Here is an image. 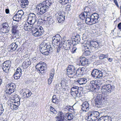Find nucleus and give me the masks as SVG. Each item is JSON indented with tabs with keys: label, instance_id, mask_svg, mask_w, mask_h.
<instances>
[{
	"label": "nucleus",
	"instance_id": "f257e3e1",
	"mask_svg": "<svg viewBox=\"0 0 121 121\" xmlns=\"http://www.w3.org/2000/svg\"><path fill=\"white\" fill-rule=\"evenodd\" d=\"M80 36L78 35L76 36L73 39L65 40L62 44V46L65 50H69L73 43L74 45H76L80 43Z\"/></svg>",
	"mask_w": 121,
	"mask_h": 121
},
{
	"label": "nucleus",
	"instance_id": "f03ea898",
	"mask_svg": "<svg viewBox=\"0 0 121 121\" xmlns=\"http://www.w3.org/2000/svg\"><path fill=\"white\" fill-rule=\"evenodd\" d=\"M81 43L83 44V46L85 48L89 50H96L98 49L100 47L98 43L95 41H85L84 43L81 42Z\"/></svg>",
	"mask_w": 121,
	"mask_h": 121
},
{
	"label": "nucleus",
	"instance_id": "7ed1b4c3",
	"mask_svg": "<svg viewBox=\"0 0 121 121\" xmlns=\"http://www.w3.org/2000/svg\"><path fill=\"white\" fill-rule=\"evenodd\" d=\"M89 16L90 17H86L85 22L86 24L90 25L95 24L99 18V15L96 13L89 15Z\"/></svg>",
	"mask_w": 121,
	"mask_h": 121
},
{
	"label": "nucleus",
	"instance_id": "20e7f679",
	"mask_svg": "<svg viewBox=\"0 0 121 121\" xmlns=\"http://www.w3.org/2000/svg\"><path fill=\"white\" fill-rule=\"evenodd\" d=\"M115 88L113 85H111L110 84L103 85L101 88L102 93L105 94L107 93H110Z\"/></svg>",
	"mask_w": 121,
	"mask_h": 121
},
{
	"label": "nucleus",
	"instance_id": "39448f33",
	"mask_svg": "<svg viewBox=\"0 0 121 121\" xmlns=\"http://www.w3.org/2000/svg\"><path fill=\"white\" fill-rule=\"evenodd\" d=\"M82 90V88L75 86L72 87L71 90V94L75 98L80 96V91Z\"/></svg>",
	"mask_w": 121,
	"mask_h": 121
},
{
	"label": "nucleus",
	"instance_id": "423d86ee",
	"mask_svg": "<svg viewBox=\"0 0 121 121\" xmlns=\"http://www.w3.org/2000/svg\"><path fill=\"white\" fill-rule=\"evenodd\" d=\"M87 119L90 118L92 120H95L99 117V113L97 111H92L87 113Z\"/></svg>",
	"mask_w": 121,
	"mask_h": 121
},
{
	"label": "nucleus",
	"instance_id": "0eeeda50",
	"mask_svg": "<svg viewBox=\"0 0 121 121\" xmlns=\"http://www.w3.org/2000/svg\"><path fill=\"white\" fill-rule=\"evenodd\" d=\"M53 51L52 47L50 43H47L45 46L41 50L40 52L43 54L45 55H48L49 53Z\"/></svg>",
	"mask_w": 121,
	"mask_h": 121
},
{
	"label": "nucleus",
	"instance_id": "6e6552de",
	"mask_svg": "<svg viewBox=\"0 0 121 121\" xmlns=\"http://www.w3.org/2000/svg\"><path fill=\"white\" fill-rule=\"evenodd\" d=\"M6 89V93L11 94L15 91L16 86L14 84L11 83L7 84L5 86Z\"/></svg>",
	"mask_w": 121,
	"mask_h": 121
},
{
	"label": "nucleus",
	"instance_id": "1a4fd4ad",
	"mask_svg": "<svg viewBox=\"0 0 121 121\" xmlns=\"http://www.w3.org/2000/svg\"><path fill=\"white\" fill-rule=\"evenodd\" d=\"M36 10L37 14L38 15H42L47 11V9L42 4L38 5L36 7Z\"/></svg>",
	"mask_w": 121,
	"mask_h": 121
},
{
	"label": "nucleus",
	"instance_id": "9d476101",
	"mask_svg": "<svg viewBox=\"0 0 121 121\" xmlns=\"http://www.w3.org/2000/svg\"><path fill=\"white\" fill-rule=\"evenodd\" d=\"M44 30L43 28L40 26H38L35 30L32 31L33 35L35 37H38L42 35L43 33Z\"/></svg>",
	"mask_w": 121,
	"mask_h": 121
},
{
	"label": "nucleus",
	"instance_id": "9b49d317",
	"mask_svg": "<svg viewBox=\"0 0 121 121\" xmlns=\"http://www.w3.org/2000/svg\"><path fill=\"white\" fill-rule=\"evenodd\" d=\"M45 65V63L41 61L37 64L36 66V68L38 71L42 74H44L46 70V68L44 67Z\"/></svg>",
	"mask_w": 121,
	"mask_h": 121
},
{
	"label": "nucleus",
	"instance_id": "f8f14e48",
	"mask_svg": "<svg viewBox=\"0 0 121 121\" xmlns=\"http://www.w3.org/2000/svg\"><path fill=\"white\" fill-rule=\"evenodd\" d=\"M91 75L93 77L96 78H100L104 77L103 75V73L101 71L96 69L92 70Z\"/></svg>",
	"mask_w": 121,
	"mask_h": 121
},
{
	"label": "nucleus",
	"instance_id": "ddd939ff",
	"mask_svg": "<svg viewBox=\"0 0 121 121\" xmlns=\"http://www.w3.org/2000/svg\"><path fill=\"white\" fill-rule=\"evenodd\" d=\"M10 66L11 61L7 60L4 62L2 64L1 67L4 72L6 73H8Z\"/></svg>",
	"mask_w": 121,
	"mask_h": 121
},
{
	"label": "nucleus",
	"instance_id": "4468645a",
	"mask_svg": "<svg viewBox=\"0 0 121 121\" xmlns=\"http://www.w3.org/2000/svg\"><path fill=\"white\" fill-rule=\"evenodd\" d=\"M61 39V38L60 35L58 34H57L55 36L53 37L52 43L55 44L56 43L58 44L57 43H59V45H60L62 43Z\"/></svg>",
	"mask_w": 121,
	"mask_h": 121
},
{
	"label": "nucleus",
	"instance_id": "2eb2a0df",
	"mask_svg": "<svg viewBox=\"0 0 121 121\" xmlns=\"http://www.w3.org/2000/svg\"><path fill=\"white\" fill-rule=\"evenodd\" d=\"M36 17L35 15L33 13L29 14L28 17V20L32 26L36 21Z\"/></svg>",
	"mask_w": 121,
	"mask_h": 121
},
{
	"label": "nucleus",
	"instance_id": "dca6fc26",
	"mask_svg": "<svg viewBox=\"0 0 121 121\" xmlns=\"http://www.w3.org/2000/svg\"><path fill=\"white\" fill-rule=\"evenodd\" d=\"M75 71V67L72 65H69L67 69V73L69 75L74 74Z\"/></svg>",
	"mask_w": 121,
	"mask_h": 121
},
{
	"label": "nucleus",
	"instance_id": "f3484780",
	"mask_svg": "<svg viewBox=\"0 0 121 121\" xmlns=\"http://www.w3.org/2000/svg\"><path fill=\"white\" fill-rule=\"evenodd\" d=\"M89 104L87 102H84L81 106L82 110L86 112L88 111L90 109Z\"/></svg>",
	"mask_w": 121,
	"mask_h": 121
},
{
	"label": "nucleus",
	"instance_id": "a211bd4d",
	"mask_svg": "<svg viewBox=\"0 0 121 121\" xmlns=\"http://www.w3.org/2000/svg\"><path fill=\"white\" fill-rule=\"evenodd\" d=\"M102 95L101 94L97 95L95 99L94 103L96 106L101 105L102 104Z\"/></svg>",
	"mask_w": 121,
	"mask_h": 121
},
{
	"label": "nucleus",
	"instance_id": "6ab92c4d",
	"mask_svg": "<svg viewBox=\"0 0 121 121\" xmlns=\"http://www.w3.org/2000/svg\"><path fill=\"white\" fill-rule=\"evenodd\" d=\"M56 121H65L66 119L64 114L61 112L58 113V116L55 117Z\"/></svg>",
	"mask_w": 121,
	"mask_h": 121
},
{
	"label": "nucleus",
	"instance_id": "aec40b11",
	"mask_svg": "<svg viewBox=\"0 0 121 121\" xmlns=\"http://www.w3.org/2000/svg\"><path fill=\"white\" fill-rule=\"evenodd\" d=\"M80 61L81 65L84 66H86L89 64L88 59L85 57H80Z\"/></svg>",
	"mask_w": 121,
	"mask_h": 121
},
{
	"label": "nucleus",
	"instance_id": "412c9836",
	"mask_svg": "<svg viewBox=\"0 0 121 121\" xmlns=\"http://www.w3.org/2000/svg\"><path fill=\"white\" fill-rule=\"evenodd\" d=\"M18 100L19 101H17V102L15 100L14 101V104H11L10 107L12 110H16L18 109V107L20 104V100L19 99H18Z\"/></svg>",
	"mask_w": 121,
	"mask_h": 121
},
{
	"label": "nucleus",
	"instance_id": "4be33fe9",
	"mask_svg": "<svg viewBox=\"0 0 121 121\" xmlns=\"http://www.w3.org/2000/svg\"><path fill=\"white\" fill-rule=\"evenodd\" d=\"M86 68L85 67L79 68L76 71V75L80 76L83 75V73L86 70Z\"/></svg>",
	"mask_w": 121,
	"mask_h": 121
},
{
	"label": "nucleus",
	"instance_id": "5701e85b",
	"mask_svg": "<svg viewBox=\"0 0 121 121\" xmlns=\"http://www.w3.org/2000/svg\"><path fill=\"white\" fill-rule=\"evenodd\" d=\"M19 43V42H17L12 43L10 45L11 51L12 52L16 50L18 47V45Z\"/></svg>",
	"mask_w": 121,
	"mask_h": 121
},
{
	"label": "nucleus",
	"instance_id": "b1692460",
	"mask_svg": "<svg viewBox=\"0 0 121 121\" xmlns=\"http://www.w3.org/2000/svg\"><path fill=\"white\" fill-rule=\"evenodd\" d=\"M9 28L8 25L7 23L4 24L3 25V28H1V30H3L4 33H8L9 31Z\"/></svg>",
	"mask_w": 121,
	"mask_h": 121
},
{
	"label": "nucleus",
	"instance_id": "393cba45",
	"mask_svg": "<svg viewBox=\"0 0 121 121\" xmlns=\"http://www.w3.org/2000/svg\"><path fill=\"white\" fill-rule=\"evenodd\" d=\"M31 63L30 60L29 59H27L22 64V66L24 69H26L30 64Z\"/></svg>",
	"mask_w": 121,
	"mask_h": 121
},
{
	"label": "nucleus",
	"instance_id": "a878e982",
	"mask_svg": "<svg viewBox=\"0 0 121 121\" xmlns=\"http://www.w3.org/2000/svg\"><path fill=\"white\" fill-rule=\"evenodd\" d=\"M42 4L48 9L52 3L50 0H46L44 1Z\"/></svg>",
	"mask_w": 121,
	"mask_h": 121
},
{
	"label": "nucleus",
	"instance_id": "bb28decb",
	"mask_svg": "<svg viewBox=\"0 0 121 121\" xmlns=\"http://www.w3.org/2000/svg\"><path fill=\"white\" fill-rule=\"evenodd\" d=\"M20 1L22 3L21 5L22 8H24L27 7L28 3L27 0H20Z\"/></svg>",
	"mask_w": 121,
	"mask_h": 121
},
{
	"label": "nucleus",
	"instance_id": "cd10ccee",
	"mask_svg": "<svg viewBox=\"0 0 121 121\" xmlns=\"http://www.w3.org/2000/svg\"><path fill=\"white\" fill-rule=\"evenodd\" d=\"M87 81L86 79L85 78H80L77 80V82L80 85L85 84L86 82Z\"/></svg>",
	"mask_w": 121,
	"mask_h": 121
},
{
	"label": "nucleus",
	"instance_id": "c85d7f7f",
	"mask_svg": "<svg viewBox=\"0 0 121 121\" xmlns=\"http://www.w3.org/2000/svg\"><path fill=\"white\" fill-rule=\"evenodd\" d=\"M64 116L66 120L67 119L68 120H70L73 119V116L71 113H67L66 115H64Z\"/></svg>",
	"mask_w": 121,
	"mask_h": 121
},
{
	"label": "nucleus",
	"instance_id": "c756f323",
	"mask_svg": "<svg viewBox=\"0 0 121 121\" xmlns=\"http://www.w3.org/2000/svg\"><path fill=\"white\" fill-rule=\"evenodd\" d=\"M88 14H86L85 12H83L79 16L80 18L82 20H84L86 17H87L89 16Z\"/></svg>",
	"mask_w": 121,
	"mask_h": 121
},
{
	"label": "nucleus",
	"instance_id": "7c9ffc66",
	"mask_svg": "<svg viewBox=\"0 0 121 121\" xmlns=\"http://www.w3.org/2000/svg\"><path fill=\"white\" fill-rule=\"evenodd\" d=\"M98 84L96 82L94 81H93L91 82V83L90 84V86L92 88L94 89H96L95 87L96 86L98 85Z\"/></svg>",
	"mask_w": 121,
	"mask_h": 121
},
{
	"label": "nucleus",
	"instance_id": "2f4dec72",
	"mask_svg": "<svg viewBox=\"0 0 121 121\" xmlns=\"http://www.w3.org/2000/svg\"><path fill=\"white\" fill-rule=\"evenodd\" d=\"M24 94L26 95L27 98H28L31 96L32 93L29 90L26 89L25 90Z\"/></svg>",
	"mask_w": 121,
	"mask_h": 121
},
{
	"label": "nucleus",
	"instance_id": "473e14b6",
	"mask_svg": "<svg viewBox=\"0 0 121 121\" xmlns=\"http://www.w3.org/2000/svg\"><path fill=\"white\" fill-rule=\"evenodd\" d=\"M21 17H19V16L16 14L13 17V20L16 21L18 22L21 20Z\"/></svg>",
	"mask_w": 121,
	"mask_h": 121
},
{
	"label": "nucleus",
	"instance_id": "72a5a7b5",
	"mask_svg": "<svg viewBox=\"0 0 121 121\" xmlns=\"http://www.w3.org/2000/svg\"><path fill=\"white\" fill-rule=\"evenodd\" d=\"M84 11V12H83L86 13V14H88L89 15H90V13L91 12V9L87 7L85 8Z\"/></svg>",
	"mask_w": 121,
	"mask_h": 121
},
{
	"label": "nucleus",
	"instance_id": "f704fd0d",
	"mask_svg": "<svg viewBox=\"0 0 121 121\" xmlns=\"http://www.w3.org/2000/svg\"><path fill=\"white\" fill-rule=\"evenodd\" d=\"M52 100V102L54 103L57 104L58 102V100L56 97L55 95H54L53 96Z\"/></svg>",
	"mask_w": 121,
	"mask_h": 121
},
{
	"label": "nucleus",
	"instance_id": "c9c22d12",
	"mask_svg": "<svg viewBox=\"0 0 121 121\" xmlns=\"http://www.w3.org/2000/svg\"><path fill=\"white\" fill-rule=\"evenodd\" d=\"M55 87L56 89L59 90L60 89L62 88V84L60 83H57L56 84Z\"/></svg>",
	"mask_w": 121,
	"mask_h": 121
},
{
	"label": "nucleus",
	"instance_id": "e433bc0d",
	"mask_svg": "<svg viewBox=\"0 0 121 121\" xmlns=\"http://www.w3.org/2000/svg\"><path fill=\"white\" fill-rule=\"evenodd\" d=\"M104 121H111V118L109 116H104Z\"/></svg>",
	"mask_w": 121,
	"mask_h": 121
},
{
	"label": "nucleus",
	"instance_id": "4c0bfd02",
	"mask_svg": "<svg viewBox=\"0 0 121 121\" xmlns=\"http://www.w3.org/2000/svg\"><path fill=\"white\" fill-rule=\"evenodd\" d=\"M16 14L19 16V17H22V16H23L24 14V13L22 10H20L18 11Z\"/></svg>",
	"mask_w": 121,
	"mask_h": 121
},
{
	"label": "nucleus",
	"instance_id": "58836bf2",
	"mask_svg": "<svg viewBox=\"0 0 121 121\" xmlns=\"http://www.w3.org/2000/svg\"><path fill=\"white\" fill-rule=\"evenodd\" d=\"M108 57V55H107L101 54L100 55L99 58L100 59L102 60L105 58H107Z\"/></svg>",
	"mask_w": 121,
	"mask_h": 121
},
{
	"label": "nucleus",
	"instance_id": "ea45409f",
	"mask_svg": "<svg viewBox=\"0 0 121 121\" xmlns=\"http://www.w3.org/2000/svg\"><path fill=\"white\" fill-rule=\"evenodd\" d=\"M21 76V74H17V73H15L14 75V77L15 79H19Z\"/></svg>",
	"mask_w": 121,
	"mask_h": 121
},
{
	"label": "nucleus",
	"instance_id": "a19ab883",
	"mask_svg": "<svg viewBox=\"0 0 121 121\" xmlns=\"http://www.w3.org/2000/svg\"><path fill=\"white\" fill-rule=\"evenodd\" d=\"M65 19V18L63 17H58L57 20L59 22L62 23L64 21Z\"/></svg>",
	"mask_w": 121,
	"mask_h": 121
},
{
	"label": "nucleus",
	"instance_id": "79ce46f5",
	"mask_svg": "<svg viewBox=\"0 0 121 121\" xmlns=\"http://www.w3.org/2000/svg\"><path fill=\"white\" fill-rule=\"evenodd\" d=\"M50 111L55 114H56L57 113V111L56 109L52 106H51L50 108Z\"/></svg>",
	"mask_w": 121,
	"mask_h": 121
},
{
	"label": "nucleus",
	"instance_id": "37998d69",
	"mask_svg": "<svg viewBox=\"0 0 121 121\" xmlns=\"http://www.w3.org/2000/svg\"><path fill=\"white\" fill-rule=\"evenodd\" d=\"M55 74V71L53 69H52L50 71V78L53 79Z\"/></svg>",
	"mask_w": 121,
	"mask_h": 121
},
{
	"label": "nucleus",
	"instance_id": "c03bdc74",
	"mask_svg": "<svg viewBox=\"0 0 121 121\" xmlns=\"http://www.w3.org/2000/svg\"><path fill=\"white\" fill-rule=\"evenodd\" d=\"M77 25L78 26V27L82 29L85 27L84 24H82L81 22L78 23Z\"/></svg>",
	"mask_w": 121,
	"mask_h": 121
},
{
	"label": "nucleus",
	"instance_id": "a18cd8bd",
	"mask_svg": "<svg viewBox=\"0 0 121 121\" xmlns=\"http://www.w3.org/2000/svg\"><path fill=\"white\" fill-rule=\"evenodd\" d=\"M16 28L15 26H13L12 29V32L13 34L14 35L16 33Z\"/></svg>",
	"mask_w": 121,
	"mask_h": 121
},
{
	"label": "nucleus",
	"instance_id": "49530a36",
	"mask_svg": "<svg viewBox=\"0 0 121 121\" xmlns=\"http://www.w3.org/2000/svg\"><path fill=\"white\" fill-rule=\"evenodd\" d=\"M77 49V48L75 46H73L71 50V51L72 53H73L76 52V51Z\"/></svg>",
	"mask_w": 121,
	"mask_h": 121
},
{
	"label": "nucleus",
	"instance_id": "de8ad7c7",
	"mask_svg": "<svg viewBox=\"0 0 121 121\" xmlns=\"http://www.w3.org/2000/svg\"><path fill=\"white\" fill-rule=\"evenodd\" d=\"M4 110L2 104H0V115L3 113Z\"/></svg>",
	"mask_w": 121,
	"mask_h": 121
},
{
	"label": "nucleus",
	"instance_id": "09e8293b",
	"mask_svg": "<svg viewBox=\"0 0 121 121\" xmlns=\"http://www.w3.org/2000/svg\"><path fill=\"white\" fill-rule=\"evenodd\" d=\"M58 14L59 15V16L58 17H63L64 18L65 17V14L63 11L62 12H61L59 13Z\"/></svg>",
	"mask_w": 121,
	"mask_h": 121
},
{
	"label": "nucleus",
	"instance_id": "8fccbe9b",
	"mask_svg": "<svg viewBox=\"0 0 121 121\" xmlns=\"http://www.w3.org/2000/svg\"><path fill=\"white\" fill-rule=\"evenodd\" d=\"M90 50H86L84 52V54L86 56H88L90 54Z\"/></svg>",
	"mask_w": 121,
	"mask_h": 121
},
{
	"label": "nucleus",
	"instance_id": "3c124183",
	"mask_svg": "<svg viewBox=\"0 0 121 121\" xmlns=\"http://www.w3.org/2000/svg\"><path fill=\"white\" fill-rule=\"evenodd\" d=\"M45 44H44L43 43H42L40 45L39 48L40 51H41V50L42 49V48H43L45 46Z\"/></svg>",
	"mask_w": 121,
	"mask_h": 121
},
{
	"label": "nucleus",
	"instance_id": "603ef678",
	"mask_svg": "<svg viewBox=\"0 0 121 121\" xmlns=\"http://www.w3.org/2000/svg\"><path fill=\"white\" fill-rule=\"evenodd\" d=\"M67 83V81L65 79H63L62 80L60 83L61 84H65Z\"/></svg>",
	"mask_w": 121,
	"mask_h": 121
},
{
	"label": "nucleus",
	"instance_id": "864d4df0",
	"mask_svg": "<svg viewBox=\"0 0 121 121\" xmlns=\"http://www.w3.org/2000/svg\"><path fill=\"white\" fill-rule=\"evenodd\" d=\"M52 79H51L50 78H48V84L49 85L51 84L52 82Z\"/></svg>",
	"mask_w": 121,
	"mask_h": 121
},
{
	"label": "nucleus",
	"instance_id": "5fc2aeb1",
	"mask_svg": "<svg viewBox=\"0 0 121 121\" xmlns=\"http://www.w3.org/2000/svg\"><path fill=\"white\" fill-rule=\"evenodd\" d=\"M104 116H103L100 117L97 121H104Z\"/></svg>",
	"mask_w": 121,
	"mask_h": 121
},
{
	"label": "nucleus",
	"instance_id": "6e6d98bb",
	"mask_svg": "<svg viewBox=\"0 0 121 121\" xmlns=\"http://www.w3.org/2000/svg\"><path fill=\"white\" fill-rule=\"evenodd\" d=\"M106 100V97L105 96H102V99H101V101L104 102Z\"/></svg>",
	"mask_w": 121,
	"mask_h": 121
},
{
	"label": "nucleus",
	"instance_id": "4d7b16f0",
	"mask_svg": "<svg viewBox=\"0 0 121 121\" xmlns=\"http://www.w3.org/2000/svg\"><path fill=\"white\" fill-rule=\"evenodd\" d=\"M117 27L119 30H121V22L119 23L117 25Z\"/></svg>",
	"mask_w": 121,
	"mask_h": 121
},
{
	"label": "nucleus",
	"instance_id": "13d9d810",
	"mask_svg": "<svg viewBox=\"0 0 121 121\" xmlns=\"http://www.w3.org/2000/svg\"><path fill=\"white\" fill-rule=\"evenodd\" d=\"M57 47L56 48V49L57 50L56 52H57V53H58L60 51V47H58L57 46Z\"/></svg>",
	"mask_w": 121,
	"mask_h": 121
},
{
	"label": "nucleus",
	"instance_id": "bf43d9fd",
	"mask_svg": "<svg viewBox=\"0 0 121 121\" xmlns=\"http://www.w3.org/2000/svg\"><path fill=\"white\" fill-rule=\"evenodd\" d=\"M114 2L117 7H119V5L117 0H114Z\"/></svg>",
	"mask_w": 121,
	"mask_h": 121
},
{
	"label": "nucleus",
	"instance_id": "052dcab7",
	"mask_svg": "<svg viewBox=\"0 0 121 121\" xmlns=\"http://www.w3.org/2000/svg\"><path fill=\"white\" fill-rule=\"evenodd\" d=\"M47 20L49 22H50V21L52 20V19L51 17H47Z\"/></svg>",
	"mask_w": 121,
	"mask_h": 121
},
{
	"label": "nucleus",
	"instance_id": "680f3d73",
	"mask_svg": "<svg viewBox=\"0 0 121 121\" xmlns=\"http://www.w3.org/2000/svg\"><path fill=\"white\" fill-rule=\"evenodd\" d=\"M16 71H17V72H22V70L20 68H18L17 69Z\"/></svg>",
	"mask_w": 121,
	"mask_h": 121
},
{
	"label": "nucleus",
	"instance_id": "e2e57ef3",
	"mask_svg": "<svg viewBox=\"0 0 121 121\" xmlns=\"http://www.w3.org/2000/svg\"><path fill=\"white\" fill-rule=\"evenodd\" d=\"M65 1H63L62 2L63 3H65V4H67L69 2V0H64Z\"/></svg>",
	"mask_w": 121,
	"mask_h": 121
},
{
	"label": "nucleus",
	"instance_id": "0e129e2a",
	"mask_svg": "<svg viewBox=\"0 0 121 121\" xmlns=\"http://www.w3.org/2000/svg\"><path fill=\"white\" fill-rule=\"evenodd\" d=\"M5 12L7 13L8 14L9 13V9H5Z\"/></svg>",
	"mask_w": 121,
	"mask_h": 121
},
{
	"label": "nucleus",
	"instance_id": "69168bd1",
	"mask_svg": "<svg viewBox=\"0 0 121 121\" xmlns=\"http://www.w3.org/2000/svg\"><path fill=\"white\" fill-rule=\"evenodd\" d=\"M112 59L111 58H109L108 59V60L110 62H112Z\"/></svg>",
	"mask_w": 121,
	"mask_h": 121
},
{
	"label": "nucleus",
	"instance_id": "338daca9",
	"mask_svg": "<svg viewBox=\"0 0 121 121\" xmlns=\"http://www.w3.org/2000/svg\"><path fill=\"white\" fill-rule=\"evenodd\" d=\"M28 27V26H24V29H25L26 30H28L27 28V27Z\"/></svg>",
	"mask_w": 121,
	"mask_h": 121
},
{
	"label": "nucleus",
	"instance_id": "774afa93",
	"mask_svg": "<svg viewBox=\"0 0 121 121\" xmlns=\"http://www.w3.org/2000/svg\"><path fill=\"white\" fill-rule=\"evenodd\" d=\"M15 73H17V74H21L22 75V72H17V71H16V72H15Z\"/></svg>",
	"mask_w": 121,
	"mask_h": 121
}]
</instances>
